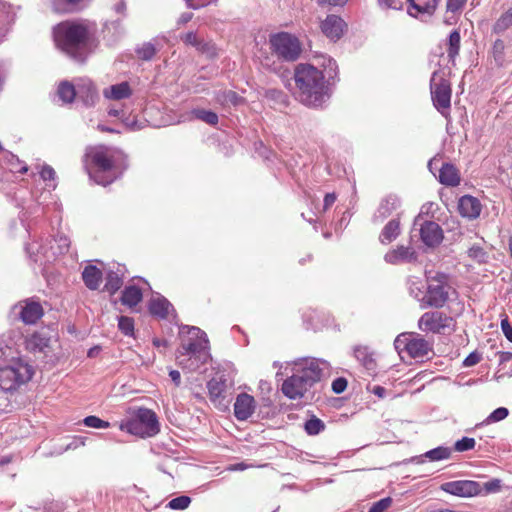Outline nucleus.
<instances>
[{
  "label": "nucleus",
  "mask_w": 512,
  "mask_h": 512,
  "mask_svg": "<svg viewBox=\"0 0 512 512\" xmlns=\"http://www.w3.org/2000/svg\"><path fill=\"white\" fill-rule=\"evenodd\" d=\"M118 327L122 333H124L127 336H130L133 334L134 331V321L130 317L121 316L119 317L118 320Z\"/></svg>",
  "instance_id": "nucleus-41"
},
{
  "label": "nucleus",
  "mask_w": 512,
  "mask_h": 512,
  "mask_svg": "<svg viewBox=\"0 0 512 512\" xmlns=\"http://www.w3.org/2000/svg\"><path fill=\"white\" fill-rule=\"evenodd\" d=\"M82 278L90 290H96L102 282V272L96 266L89 265L83 270Z\"/></svg>",
  "instance_id": "nucleus-27"
},
{
  "label": "nucleus",
  "mask_w": 512,
  "mask_h": 512,
  "mask_svg": "<svg viewBox=\"0 0 512 512\" xmlns=\"http://www.w3.org/2000/svg\"><path fill=\"white\" fill-rule=\"evenodd\" d=\"M82 0H51L53 10L58 13H64L68 11L67 5H76Z\"/></svg>",
  "instance_id": "nucleus-44"
},
{
  "label": "nucleus",
  "mask_w": 512,
  "mask_h": 512,
  "mask_svg": "<svg viewBox=\"0 0 512 512\" xmlns=\"http://www.w3.org/2000/svg\"><path fill=\"white\" fill-rule=\"evenodd\" d=\"M69 246L70 240L65 235H60L49 241V245L39 244L38 242L29 243L26 250L35 262L42 261V259L50 261L56 256L67 252Z\"/></svg>",
  "instance_id": "nucleus-9"
},
{
  "label": "nucleus",
  "mask_w": 512,
  "mask_h": 512,
  "mask_svg": "<svg viewBox=\"0 0 512 512\" xmlns=\"http://www.w3.org/2000/svg\"><path fill=\"white\" fill-rule=\"evenodd\" d=\"M294 79L298 100L308 107H319L328 98L323 73L310 64H298Z\"/></svg>",
  "instance_id": "nucleus-3"
},
{
  "label": "nucleus",
  "mask_w": 512,
  "mask_h": 512,
  "mask_svg": "<svg viewBox=\"0 0 512 512\" xmlns=\"http://www.w3.org/2000/svg\"><path fill=\"white\" fill-rule=\"evenodd\" d=\"M399 206V200L396 196L386 197L380 204L378 212L382 218L388 217Z\"/></svg>",
  "instance_id": "nucleus-34"
},
{
  "label": "nucleus",
  "mask_w": 512,
  "mask_h": 512,
  "mask_svg": "<svg viewBox=\"0 0 512 512\" xmlns=\"http://www.w3.org/2000/svg\"><path fill=\"white\" fill-rule=\"evenodd\" d=\"M468 255L479 263L485 262L487 258L486 252L479 245H474L469 248Z\"/></svg>",
  "instance_id": "nucleus-49"
},
{
  "label": "nucleus",
  "mask_w": 512,
  "mask_h": 512,
  "mask_svg": "<svg viewBox=\"0 0 512 512\" xmlns=\"http://www.w3.org/2000/svg\"><path fill=\"white\" fill-rule=\"evenodd\" d=\"M258 155H260L265 161L268 162H274L277 160L276 154L263 145H261L260 148L258 147Z\"/></svg>",
  "instance_id": "nucleus-53"
},
{
  "label": "nucleus",
  "mask_w": 512,
  "mask_h": 512,
  "mask_svg": "<svg viewBox=\"0 0 512 512\" xmlns=\"http://www.w3.org/2000/svg\"><path fill=\"white\" fill-rule=\"evenodd\" d=\"M475 444L476 441L474 438L463 437L462 439L456 441L454 448L458 452H464L473 449Z\"/></svg>",
  "instance_id": "nucleus-47"
},
{
  "label": "nucleus",
  "mask_w": 512,
  "mask_h": 512,
  "mask_svg": "<svg viewBox=\"0 0 512 512\" xmlns=\"http://www.w3.org/2000/svg\"><path fill=\"white\" fill-rule=\"evenodd\" d=\"M416 259V253L413 249L405 246H398L386 253L385 261L390 264H399L402 262H411Z\"/></svg>",
  "instance_id": "nucleus-24"
},
{
  "label": "nucleus",
  "mask_w": 512,
  "mask_h": 512,
  "mask_svg": "<svg viewBox=\"0 0 512 512\" xmlns=\"http://www.w3.org/2000/svg\"><path fill=\"white\" fill-rule=\"evenodd\" d=\"M251 466L252 465H247L244 462H240V463L229 465L227 467V470L228 471H242V470H245L246 468L251 467Z\"/></svg>",
  "instance_id": "nucleus-63"
},
{
  "label": "nucleus",
  "mask_w": 512,
  "mask_h": 512,
  "mask_svg": "<svg viewBox=\"0 0 512 512\" xmlns=\"http://www.w3.org/2000/svg\"><path fill=\"white\" fill-rule=\"evenodd\" d=\"M149 311L152 315L159 318H168L174 313L173 306L163 296L157 294L149 301Z\"/></svg>",
  "instance_id": "nucleus-21"
},
{
  "label": "nucleus",
  "mask_w": 512,
  "mask_h": 512,
  "mask_svg": "<svg viewBox=\"0 0 512 512\" xmlns=\"http://www.w3.org/2000/svg\"><path fill=\"white\" fill-rule=\"evenodd\" d=\"M58 95L65 103H71L77 96L76 84L73 85L69 82H62L58 88Z\"/></svg>",
  "instance_id": "nucleus-32"
},
{
  "label": "nucleus",
  "mask_w": 512,
  "mask_h": 512,
  "mask_svg": "<svg viewBox=\"0 0 512 512\" xmlns=\"http://www.w3.org/2000/svg\"><path fill=\"white\" fill-rule=\"evenodd\" d=\"M132 95V89L128 82H121L118 84L106 87L103 90V96L107 100L120 101L127 99Z\"/></svg>",
  "instance_id": "nucleus-25"
},
{
  "label": "nucleus",
  "mask_w": 512,
  "mask_h": 512,
  "mask_svg": "<svg viewBox=\"0 0 512 512\" xmlns=\"http://www.w3.org/2000/svg\"><path fill=\"white\" fill-rule=\"evenodd\" d=\"M273 50L278 56L287 61H295L299 58L302 48L299 40L289 33H279L270 39Z\"/></svg>",
  "instance_id": "nucleus-11"
},
{
  "label": "nucleus",
  "mask_w": 512,
  "mask_h": 512,
  "mask_svg": "<svg viewBox=\"0 0 512 512\" xmlns=\"http://www.w3.org/2000/svg\"><path fill=\"white\" fill-rule=\"evenodd\" d=\"M451 449L448 447L439 446L432 450L427 451L424 454V457L428 458L430 461H440L450 458Z\"/></svg>",
  "instance_id": "nucleus-37"
},
{
  "label": "nucleus",
  "mask_w": 512,
  "mask_h": 512,
  "mask_svg": "<svg viewBox=\"0 0 512 512\" xmlns=\"http://www.w3.org/2000/svg\"><path fill=\"white\" fill-rule=\"evenodd\" d=\"M26 348L31 352H41L48 354L50 348V338L44 332L33 333L26 339Z\"/></svg>",
  "instance_id": "nucleus-23"
},
{
  "label": "nucleus",
  "mask_w": 512,
  "mask_h": 512,
  "mask_svg": "<svg viewBox=\"0 0 512 512\" xmlns=\"http://www.w3.org/2000/svg\"><path fill=\"white\" fill-rule=\"evenodd\" d=\"M199 119L210 125H215L218 122V116L216 113L204 109H194L191 111L188 119Z\"/></svg>",
  "instance_id": "nucleus-35"
},
{
  "label": "nucleus",
  "mask_w": 512,
  "mask_h": 512,
  "mask_svg": "<svg viewBox=\"0 0 512 512\" xmlns=\"http://www.w3.org/2000/svg\"><path fill=\"white\" fill-rule=\"evenodd\" d=\"M448 300V287L442 282L429 284L426 296L422 299L421 307L427 306L441 308Z\"/></svg>",
  "instance_id": "nucleus-14"
},
{
  "label": "nucleus",
  "mask_w": 512,
  "mask_h": 512,
  "mask_svg": "<svg viewBox=\"0 0 512 512\" xmlns=\"http://www.w3.org/2000/svg\"><path fill=\"white\" fill-rule=\"evenodd\" d=\"M348 0H317L319 5H328V6H344Z\"/></svg>",
  "instance_id": "nucleus-59"
},
{
  "label": "nucleus",
  "mask_w": 512,
  "mask_h": 512,
  "mask_svg": "<svg viewBox=\"0 0 512 512\" xmlns=\"http://www.w3.org/2000/svg\"><path fill=\"white\" fill-rule=\"evenodd\" d=\"M418 327L423 332L444 334L454 330L455 321L443 312L432 311L426 312L420 317Z\"/></svg>",
  "instance_id": "nucleus-10"
},
{
  "label": "nucleus",
  "mask_w": 512,
  "mask_h": 512,
  "mask_svg": "<svg viewBox=\"0 0 512 512\" xmlns=\"http://www.w3.org/2000/svg\"><path fill=\"white\" fill-rule=\"evenodd\" d=\"M116 151L105 146L91 147L85 155V167L90 178L97 184L107 185L114 181L113 171Z\"/></svg>",
  "instance_id": "nucleus-5"
},
{
  "label": "nucleus",
  "mask_w": 512,
  "mask_h": 512,
  "mask_svg": "<svg viewBox=\"0 0 512 512\" xmlns=\"http://www.w3.org/2000/svg\"><path fill=\"white\" fill-rule=\"evenodd\" d=\"M55 45L76 61H84L92 51V33L81 21H64L53 29Z\"/></svg>",
  "instance_id": "nucleus-2"
},
{
  "label": "nucleus",
  "mask_w": 512,
  "mask_h": 512,
  "mask_svg": "<svg viewBox=\"0 0 512 512\" xmlns=\"http://www.w3.org/2000/svg\"><path fill=\"white\" fill-rule=\"evenodd\" d=\"M465 2L466 0H447V10L451 12L459 11L463 7Z\"/></svg>",
  "instance_id": "nucleus-56"
},
{
  "label": "nucleus",
  "mask_w": 512,
  "mask_h": 512,
  "mask_svg": "<svg viewBox=\"0 0 512 512\" xmlns=\"http://www.w3.org/2000/svg\"><path fill=\"white\" fill-rule=\"evenodd\" d=\"M512 26V7L502 14L493 26L495 33H502Z\"/></svg>",
  "instance_id": "nucleus-36"
},
{
  "label": "nucleus",
  "mask_w": 512,
  "mask_h": 512,
  "mask_svg": "<svg viewBox=\"0 0 512 512\" xmlns=\"http://www.w3.org/2000/svg\"><path fill=\"white\" fill-rule=\"evenodd\" d=\"M190 503V497L183 495L170 500L167 506L173 510H184L190 505Z\"/></svg>",
  "instance_id": "nucleus-40"
},
{
  "label": "nucleus",
  "mask_w": 512,
  "mask_h": 512,
  "mask_svg": "<svg viewBox=\"0 0 512 512\" xmlns=\"http://www.w3.org/2000/svg\"><path fill=\"white\" fill-rule=\"evenodd\" d=\"M347 388V380L343 377L336 378L332 382V390L336 394H340Z\"/></svg>",
  "instance_id": "nucleus-55"
},
{
  "label": "nucleus",
  "mask_w": 512,
  "mask_h": 512,
  "mask_svg": "<svg viewBox=\"0 0 512 512\" xmlns=\"http://www.w3.org/2000/svg\"><path fill=\"white\" fill-rule=\"evenodd\" d=\"M275 410L276 408L272 405V401L269 398H263L258 416L261 415L262 418H270L275 414Z\"/></svg>",
  "instance_id": "nucleus-46"
},
{
  "label": "nucleus",
  "mask_w": 512,
  "mask_h": 512,
  "mask_svg": "<svg viewBox=\"0 0 512 512\" xmlns=\"http://www.w3.org/2000/svg\"><path fill=\"white\" fill-rule=\"evenodd\" d=\"M481 360V356L477 353H471L466 359L464 360V365L466 367H471L479 363Z\"/></svg>",
  "instance_id": "nucleus-57"
},
{
  "label": "nucleus",
  "mask_w": 512,
  "mask_h": 512,
  "mask_svg": "<svg viewBox=\"0 0 512 512\" xmlns=\"http://www.w3.org/2000/svg\"><path fill=\"white\" fill-rule=\"evenodd\" d=\"M141 300H142V292L138 287L131 285V286H127L124 289V291L122 293V298H121V301L124 305L129 306V307H134Z\"/></svg>",
  "instance_id": "nucleus-30"
},
{
  "label": "nucleus",
  "mask_w": 512,
  "mask_h": 512,
  "mask_svg": "<svg viewBox=\"0 0 512 512\" xmlns=\"http://www.w3.org/2000/svg\"><path fill=\"white\" fill-rule=\"evenodd\" d=\"M254 410V398L246 393L239 394L234 404V413L238 420H246Z\"/></svg>",
  "instance_id": "nucleus-20"
},
{
  "label": "nucleus",
  "mask_w": 512,
  "mask_h": 512,
  "mask_svg": "<svg viewBox=\"0 0 512 512\" xmlns=\"http://www.w3.org/2000/svg\"><path fill=\"white\" fill-rule=\"evenodd\" d=\"M354 355L356 359L361 362V364L367 369V370H374L376 364L372 357V355L369 353L368 349L365 347H358L354 350Z\"/></svg>",
  "instance_id": "nucleus-33"
},
{
  "label": "nucleus",
  "mask_w": 512,
  "mask_h": 512,
  "mask_svg": "<svg viewBox=\"0 0 512 512\" xmlns=\"http://www.w3.org/2000/svg\"><path fill=\"white\" fill-rule=\"evenodd\" d=\"M482 205L480 201L470 195H464L459 199L458 210L459 213L468 219H475L481 213Z\"/></svg>",
  "instance_id": "nucleus-19"
},
{
  "label": "nucleus",
  "mask_w": 512,
  "mask_h": 512,
  "mask_svg": "<svg viewBox=\"0 0 512 512\" xmlns=\"http://www.w3.org/2000/svg\"><path fill=\"white\" fill-rule=\"evenodd\" d=\"M181 344L177 350L178 365L189 372L198 371L211 358L207 334L195 326H181Z\"/></svg>",
  "instance_id": "nucleus-1"
},
{
  "label": "nucleus",
  "mask_w": 512,
  "mask_h": 512,
  "mask_svg": "<svg viewBox=\"0 0 512 512\" xmlns=\"http://www.w3.org/2000/svg\"><path fill=\"white\" fill-rule=\"evenodd\" d=\"M501 328L505 337L512 342V327L510 326L507 319L501 321Z\"/></svg>",
  "instance_id": "nucleus-58"
},
{
  "label": "nucleus",
  "mask_w": 512,
  "mask_h": 512,
  "mask_svg": "<svg viewBox=\"0 0 512 512\" xmlns=\"http://www.w3.org/2000/svg\"><path fill=\"white\" fill-rule=\"evenodd\" d=\"M137 55L143 60H150L156 53V48L152 43H144L137 49Z\"/></svg>",
  "instance_id": "nucleus-43"
},
{
  "label": "nucleus",
  "mask_w": 512,
  "mask_h": 512,
  "mask_svg": "<svg viewBox=\"0 0 512 512\" xmlns=\"http://www.w3.org/2000/svg\"><path fill=\"white\" fill-rule=\"evenodd\" d=\"M392 504V499L390 497L383 498L370 508L369 512H385Z\"/></svg>",
  "instance_id": "nucleus-50"
},
{
  "label": "nucleus",
  "mask_w": 512,
  "mask_h": 512,
  "mask_svg": "<svg viewBox=\"0 0 512 512\" xmlns=\"http://www.w3.org/2000/svg\"><path fill=\"white\" fill-rule=\"evenodd\" d=\"M399 232V222L396 220H391L383 228L382 233L380 235V240L382 243H390L399 235Z\"/></svg>",
  "instance_id": "nucleus-31"
},
{
  "label": "nucleus",
  "mask_w": 512,
  "mask_h": 512,
  "mask_svg": "<svg viewBox=\"0 0 512 512\" xmlns=\"http://www.w3.org/2000/svg\"><path fill=\"white\" fill-rule=\"evenodd\" d=\"M123 273L120 269L117 271L109 270L106 274V283L104 289L110 294H114L123 284Z\"/></svg>",
  "instance_id": "nucleus-29"
},
{
  "label": "nucleus",
  "mask_w": 512,
  "mask_h": 512,
  "mask_svg": "<svg viewBox=\"0 0 512 512\" xmlns=\"http://www.w3.org/2000/svg\"><path fill=\"white\" fill-rule=\"evenodd\" d=\"M197 50L202 54H205L208 58H214L217 56V48L211 42L201 40V44L198 45Z\"/></svg>",
  "instance_id": "nucleus-45"
},
{
  "label": "nucleus",
  "mask_w": 512,
  "mask_h": 512,
  "mask_svg": "<svg viewBox=\"0 0 512 512\" xmlns=\"http://www.w3.org/2000/svg\"><path fill=\"white\" fill-rule=\"evenodd\" d=\"M346 24L342 18L336 15H328L321 24L322 32L331 40L342 37Z\"/></svg>",
  "instance_id": "nucleus-17"
},
{
  "label": "nucleus",
  "mask_w": 512,
  "mask_h": 512,
  "mask_svg": "<svg viewBox=\"0 0 512 512\" xmlns=\"http://www.w3.org/2000/svg\"><path fill=\"white\" fill-rule=\"evenodd\" d=\"M84 424L91 428L105 429L110 426L109 422H106L97 416H88L84 419Z\"/></svg>",
  "instance_id": "nucleus-48"
},
{
  "label": "nucleus",
  "mask_w": 512,
  "mask_h": 512,
  "mask_svg": "<svg viewBox=\"0 0 512 512\" xmlns=\"http://www.w3.org/2000/svg\"><path fill=\"white\" fill-rule=\"evenodd\" d=\"M19 359V357L14 356V350L10 346L0 342V366H2L3 362H10V360Z\"/></svg>",
  "instance_id": "nucleus-42"
},
{
  "label": "nucleus",
  "mask_w": 512,
  "mask_h": 512,
  "mask_svg": "<svg viewBox=\"0 0 512 512\" xmlns=\"http://www.w3.org/2000/svg\"><path fill=\"white\" fill-rule=\"evenodd\" d=\"M32 367L22 359L3 362L0 366V389L13 391L32 378Z\"/></svg>",
  "instance_id": "nucleus-7"
},
{
  "label": "nucleus",
  "mask_w": 512,
  "mask_h": 512,
  "mask_svg": "<svg viewBox=\"0 0 512 512\" xmlns=\"http://www.w3.org/2000/svg\"><path fill=\"white\" fill-rule=\"evenodd\" d=\"M294 373L282 384L283 394L290 399H300L321 377V369L314 359L294 362Z\"/></svg>",
  "instance_id": "nucleus-4"
},
{
  "label": "nucleus",
  "mask_w": 512,
  "mask_h": 512,
  "mask_svg": "<svg viewBox=\"0 0 512 512\" xmlns=\"http://www.w3.org/2000/svg\"><path fill=\"white\" fill-rule=\"evenodd\" d=\"M335 201H336V195L334 193L326 194L325 198H324V209L326 210L329 207H331Z\"/></svg>",
  "instance_id": "nucleus-62"
},
{
  "label": "nucleus",
  "mask_w": 512,
  "mask_h": 512,
  "mask_svg": "<svg viewBox=\"0 0 512 512\" xmlns=\"http://www.w3.org/2000/svg\"><path fill=\"white\" fill-rule=\"evenodd\" d=\"M181 39L185 44L191 45V46L195 47L196 49H197L198 45L201 44V40H202V39L198 38L197 34L194 32H188V33L184 34L183 36H181Z\"/></svg>",
  "instance_id": "nucleus-52"
},
{
  "label": "nucleus",
  "mask_w": 512,
  "mask_h": 512,
  "mask_svg": "<svg viewBox=\"0 0 512 512\" xmlns=\"http://www.w3.org/2000/svg\"><path fill=\"white\" fill-rule=\"evenodd\" d=\"M232 386L233 382L226 374H216L207 384L211 401L218 406L226 407L230 402Z\"/></svg>",
  "instance_id": "nucleus-12"
},
{
  "label": "nucleus",
  "mask_w": 512,
  "mask_h": 512,
  "mask_svg": "<svg viewBox=\"0 0 512 512\" xmlns=\"http://www.w3.org/2000/svg\"><path fill=\"white\" fill-rule=\"evenodd\" d=\"M408 13L413 17H417L420 13L431 14L436 8L438 0H408Z\"/></svg>",
  "instance_id": "nucleus-26"
},
{
  "label": "nucleus",
  "mask_w": 512,
  "mask_h": 512,
  "mask_svg": "<svg viewBox=\"0 0 512 512\" xmlns=\"http://www.w3.org/2000/svg\"><path fill=\"white\" fill-rule=\"evenodd\" d=\"M507 416H508V410L504 407H500V408H497L496 410H494L490 414L488 419L492 422H498V421L505 419Z\"/></svg>",
  "instance_id": "nucleus-54"
},
{
  "label": "nucleus",
  "mask_w": 512,
  "mask_h": 512,
  "mask_svg": "<svg viewBox=\"0 0 512 512\" xmlns=\"http://www.w3.org/2000/svg\"><path fill=\"white\" fill-rule=\"evenodd\" d=\"M448 45V57L454 61L460 49V34L457 30L450 33Z\"/></svg>",
  "instance_id": "nucleus-38"
},
{
  "label": "nucleus",
  "mask_w": 512,
  "mask_h": 512,
  "mask_svg": "<svg viewBox=\"0 0 512 512\" xmlns=\"http://www.w3.org/2000/svg\"><path fill=\"white\" fill-rule=\"evenodd\" d=\"M500 483H501L500 480L493 479V480L485 483V489L488 492H496L500 488Z\"/></svg>",
  "instance_id": "nucleus-60"
},
{
  "label": "nucleus",
  "mask_w": 512,
  "mask_h": 512,
  "mask_svg": "<svg viewBox=\"0 0 512 512\" xmlns=\"http://www.w3.org/2000/svg\"><path fill=\"white\" fill-rule=\"evenodd\" d=\"M420 236L423 243L429 247L440 244L443 238L442 229L432 221H426L421 225Z\"/></svg>",
  "instance_id": "nucleus-18"
},
{
  "label": "nucleus",
  "mask_w": 512,
  "mask_h": 512,
  "mask_svg": "<svg viewBox=\"0 0 512 512\" xmlns=\"http://www.w3.org/2000/svg\"><path fill=\"white\" fill-rule=\"evenodd\" d=\"M505 44L502 40L497 39L493 44V52L497 56H501L504 52Z\"/></svg>",
  "instance_id": "nucleus-61"
},
{
  "label": "nucleus",
  "mask_w": 512,
  "mask_h": 512,
  "mask_svg": "<svg viewBox=\"0 0 512 512\" xmlns=\"http://www.w3.org/2000/svg\"><path fill=\"white\" fill-rule=\"evenodd\" d=\"M41 178L44 181H51V184H48L49 187H55V171L50 166H43V168L40 171Z\"/></svg>",
  "instance_id": "nucleus-51"
},
{
  "label": "nucleus",
  "mask_w": 512,
  "mask_h": 512,
  "mask_svg": "<svg viewBox=\"0 0 512 512\" xmlns=\"http://www.w3.org/2000/svg\"><path fill=\"white\" fill-rule=\"evenodd\" d=\"M394 345L398 350H405L414 359L430 358L434 354L432 343L416 333L398 335Z\"/></svg>",
  "instance_id": "nucleus-8"
},
{
  "label": "nucleus",
  "mask_w": 512,
  "mask_h": 512,
  "mask_svg": "<svg viewBox=\"0 0 512 512\" xmlns=\"http://www.w3.org/2000/svg\"><path fill=\"white\" fill-rule=\"evenodd\" d=\"M25 324H34L43 315L42 306L35 301H24L14 307Z\"/></svg>",
  "instance_id": "nucleus-16"
},
{
  "label": "nucleus",
  "mask_w": 512,
  "mask_h": 512,
  "mask_svg": "<svg viewBox=\"0 0 512 512\" xmlns=\"http://www.w3.org/2000/svg\"><path fill=\"white\" fill-rule=\"evenodd\" d=\"M430 88L435 107L437 109H448L451 103L450 83L436 71L432 75Z\"/></svg>",
  "instance_id": "nucleus-13"
},
{
  "label": "nucleus",
  "mask_w": 512,
  "mask_h": 512,
  "mask_svg": "<svg viewBox=\"0 0 512 512\" xmlns=\"http://www.w3.org/2000/svg\"><path fill=\"white\" fill-rule=\"evenodd\" d=\"M77 97L85 105H93L97 97L96 90L90 79L81 78L76 81Z\"/></svg>",
  "instance_id": "nucleus-22"
},
{
  "label": "nucleus",
  "mask_w": 512,
  "mask_h": 512,
  "mask_svg": "<svg viewBox=\"0 0 512 512\" xmlns=\"http://www.w3.org/2000/svg\"><path fill=\"white\" fill-rule=\"evenodd\" d=\"M441 489L446 493L460 497H472L480 491L479 484L469 480L446 482L441 485Z\"/></svg>",
  "instance_id": "nucleus-15"
},
{
  "label": "nucleus",
  "mask_w": 512,
  "mask_h": 512,
  "mask_svg": "<svg viewBox=\"0 0 512 512\" xmlns=\"http://www.w3.org/2000/svg\"><path fill=\"white\" fill-rule=\"evenodd\" d=\"M169 376L171 377L172 381L178 386L181 382V376L179 371L177 370H171L169 372Z\"/></svg>",
  "instance_id": "nucleus-64"
},
{
  "label": "nucleus",
  "mask_w": 512,
  "mask_h": 512,
  "mask_svg": "<svg viewBox=\"0 0 512 512\" xmlns=\"http://www.w3.org/2000/svg\"><path fill=\"white\" fill-rule=\"evenodd\" d=\"M120 430L141 438L152 437L159 432L156 414L147 408H139L131 418L119 425Z\"/></svg>",
  "instance_id": "nucleus-6"
},
{
  "label": "nucleus",
  "mask_w": 512,
  "mask_h": 512,
  "mask_svg": "<svg viewBox=\"0 0 512 512\" xmlns=\"http://www.w3.org/2000/svg\"><path fill=\"white\" fill-rule=\"evenodd\" d=\"M325 428L324 423L318 418H311L305 423V430L309 435H317Z\"/></svg>",
  "instance_id": "nucleus-39"
},
{
  "label": "nucleus",
  "mask_w": 512,
  "mask_h": 512,
  "mask_svg": "<svg viewBox=\"0 0 512 512\" xmlns=\"http://www.w3.org/2000/svg\"><path fill=\"white\" fill-rule=\"evenodd\" d=\"M439 180L446 186H457L460 183V176L453 165L444 164L439 172Z\"/></svg>",
  "instance_id": "nucleus-28"
}]
</instances>
